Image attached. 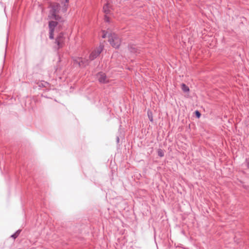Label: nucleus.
Wrapping results in <instances>:
<instances>
[{
	"label": "nucleus",
	"mask_w": 249,
	"mask_h": 249,
	"mask_svg": "<svg viewBox=\"0 0 249 249\" xmlns=\"http://www.w3.org/2000/svg\"><path fill=\"white\" fill-rule=\"evenodd\" d=\"M65 37L63 33L58 34L55 39V43L57 44V49L62 48L65 45Z\"/></svg>",
	"instance_id": "nucleus-5"
},
{
	"label": "nucleus",
	"mask_w": 249,
	"mask_h": 249,
	"mask_svg": "<svg viewBox=\"0 0 249 249\" xmlns=\"http://www.w3.org/2000/svg\"><path fill=\"white\" fill-rule=\"evenodd\" d=\"M117 142H119V138L118 137H117Z\"/></svg>",
	"instance_id": "nucleus-19"
},
{
	"label": "nucleus",
	"mask_w": 249,
	"mask_h": 249,
	"mask_svg": "<svg viewBox=\"0 0 249 249\" xmlns=\"http://www.w3.org/2000/svg\"><path fill=\"white\" fill-rule=\"evenodd\" d=\"M181 89L184 92H187L189 91V88L185 84H181Z\"/></svg>",
	"instance_id": "nucleus-9"
},
{
	"label": "nucleus",
	"mask_w": 249,
	"mask_h": 249,
	"mask_svg": "<svg viewBox=\"0 0 249 249\" xmlns=\"http://www.w3.org/2000/svg\"><path fill=\"white\" fill-rule=\"evenodd\" d=\"M246 162L247 167L249 168V158L248 159H246Z\"/></svg>",
	"instance_id": "nucleus-16"
},
{
	"label": "nucleus",
	"mask_w": 249,
	"mask_h": 249,
	"mask_svg": "<svg viewBox=\"0 0 249 249\" xmlns=\"http://www.w3.org/2000/svg\"><path fill=\"white\" fill-rule=\"evenodd\" d=\"M158 155L159 156H160V157H162L164 156V152L163 151V150L161 149H158Z\"/></svg>",
	"instance_id": "nucleus-12"
},
{
	"label": "nucleus",
	"mask_w": 249,
	"mask_h": 249,
	"mask_svg": "<svg viewBox=\"0 0 249 249\" xmlns=\"http://www.w3.org/2000/svg\"><path fill=\"white\" fill-rule=\"evenodd\" d=\"M65 1H66V2H67H67H69V0H65Z\"/></svg>",
	"instance_id": "nucleus-21"
},
{
	"label": "nucleus",
	"mask_w": 249,
	"mask_h": 249,
	"mask_svg": "<svg viewBox=\"0 0 249 249\" xmlns=\"http://www.w3.org/2000/svg\"><path fill=\"white\" fill-rule=\"evenodd\" d=\"M60 9L59 3H56L51 6V9L49 11L48 18L51 20L49 22V30L54 31L55 28L57 26L58 22L64 21L63 18L58 15Z\"/></svg>",
	"instance_id": "nucleus-1"
},
{
	"label": "nucleus",
	"mask_w": 249,
	"mask_h": 249,
	"mask_svg": "<svg viewBox=\"0 0 249 249\" xmlns=\"http://www.w3.org/2000/svg\"><path fill=\"white\" fill-rule=\"evenodd\" d=\"M54 31H53V30H49V38L51 39H53L54 38V36H53Z\"/></svg>",
	"instance_id": "nucleus-13"
},
{
	"label": "nucleus",
	"mask_w": 249,
	"mask_h": 249,
	"mask_svg": "<svg viewBox=\"0 0 249 249\" xmlns=\"http://www.w3.org/2000/svg\"><path fill=\"white\" fill-rule=\"evenodd\" d=\"M148 116L149 120L151 122H153V117H152V114L151 112H148Z\"/></svg>",
	"instance_id": "nucleus-14"
},
{
	"label": "nucleus",
	"mask_w": 249,
	"mask_h": 249,
	"mask_svg": "<svg viewBox=\"0 0 249 249\" xmlns=\"http://www.w3.org/2000/svg\"><path fill=\"white\" fill-rule=\"evenodd\" d=\"M195 115L198 118H199L201 116L200 113L198 110L195 111Z\"/></svg>",
	"instance_id": "nucleus-15"
},
{
	"label": "nucleus",
	"mask_w": 249,
	"mask_h": 249,
	"mask_svg": "<svg viewBox=\"0 0 249 249\" xmlns=\"http://www.w3.org/2000/svg\"><path fill=\"white\" fill-rule=\"evenodd\" d=\"M128 49L129 51L133 53H140L138 47L135 45H130L128 46Z\"/></svg>",
	"instance_id": "nucleus-7"
},
{
	"label": "nucleus",
	"mask_w": 249,
	"mask_h": 249,
	"mask_svg": "<svg viewBox=\"0 0 249 249\" xmlns=\"http://www.w3.org/2000/svg\"><path fill=\"white\" fill-rule=\"evenodd\" d=\"M20 230H18L15 233L13 234L11 237L14 239H16L19 234Z\"/></svg>",
	"instance_id": "nucleus-11"
},
{
	"label": "nucleus",
	"mask_w": 249,
	"mask_h": 249,
	"mask_svg": "<svg viewBox=\"0 0 249 249\" xmlns=\"http://www.w3.org/2000/svg\"><path fill=\"white\" fill-rule=\"evenodd\" d=\"M105 20L106 21L108 22L109 21V18L107 16H105Z\"/></svg>",
	"instance_id": "nucleus-17"
},
{
	"label": "nucleus",
	"mask_w": 249,
	"mask_h": 249,
	"mask_svg": "<svg viewBox=\"0 0 249 249\" xmlns=\"http://www.w3.org/2000/svg\"><path fill=\"white\" fill-rule=\"evenodd\" d=\"M111 8V7L110 6V4L108 3H107L103 7V10L104 12L106 14H108L110 13V9Z\"/></svg>",
	"instance_id": "nucleus-8"
},
{
	"label": "nucleus",
	"mask_w": 249,
	"mask_h": 249,
	"mask_svg": "<svg viewBox=\"0 0 249 249\" xmlns=\"http://www.w3.org/2000/svg\"><path fill=\"white\" fill-rule=\"evenodd\" d=\"M108 41L115 48H118L121 44V39L115 33H111L108 36Z\"/></svg>",
	"instance_id": "nucleus-3"
},
{
	"label": "nucleus",
	"mask_w": 249,
	"mask_h": 249,
	"mask_svg": "<svg viewBox=\"0 0 249 249\" xmlns=\"http://www.w3.org/2000/svg\"><path fill=\"white\" fill-rule=\"evenodd\" d=\"M103 48L104 46L100 44L98 47L96 48L90 53L89 56V59L92 61L96 58L103 51Z\"/></svg>",
	"instance_id": "nucleus-4"
},
{
	"label": "nucleus",
	"mask_w": 249,
	"mask_h": 249,
	"mask_svg": "<svg viewBox=\"0 0 249 249\" xmlns=\"http://www.w3.org/2000/svg\"><path fill=\"white\" fill-rule=\"evenodd\" d=\"M97 78L101 83L105 84L109 82L108 78L107 77L106 74L103 72L98 73Z\"/></svg>",
	"instance_id": "nucleus-6"
},
{
	"label": "nucleus",
	"mask_w": 249,
	"mask_h": 249,
	"mask_svg": "<svg viewBox=\"0 0 249 249\" xmlns=\"http://www.w3.org/2000/svg\"><path fill=\"white\" fill-rule=\"evenodd\" d=\"M38 84L39 87H46L47 85H49V83L47 82L41 81L39 82Z\"/></svg>",
	"instance_id": "nucleus-10"
},
{
	"label": "nucleus",
	"mask_w": 249,
	"mask_h": 249,
	"mask_svg": "<svg viewBox=\"0 0 249 249\" xmlns=\"http://www.w3.org/2000/svg\"><path fill=\"white\" fill-rule=\"evenodd\" d=\"M7 42H8V37H7V38H6V44L7 43Z\"/></svg>",
	"instance_id": "nucleus-20"
},
{
	"label": "nucleus",
	"mask_w": 249,
	"mask_h": 249,
	"mask_svg": "<svg viewBox=\"0 0 249 249\" xmlns=\"http://www.w3.org/2000/svg\"><path fill=\"white\" fill-rule=\"evenodd\" d=\"M106 36H107L106 34H104L102 36L103 38H105V37H106Z\"/></svg>",
	"instance_id": "nucleus-18"
},
{
	"label": "nucleus",
	"mask_w": 249,
	"mask_h": 249,
	"mask_svg": "<svg viewBox=\"0 0 249 249\" xmlns=\"http://www.w3.org/2000/svg\"><path fill=\"white\" fill-rule=\"evenodd\" d=\"M72 64L75 68H84L89 64L88 59L81 57H72Z\"/></svg>",
	"instance_id": "nucleus-2"
}]
</instances>
